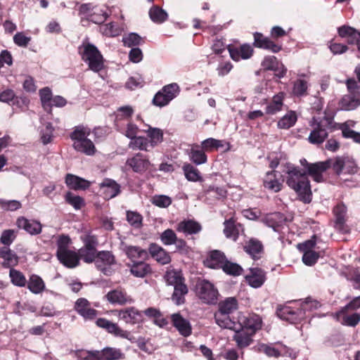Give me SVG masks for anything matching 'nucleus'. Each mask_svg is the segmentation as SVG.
<instances>
[{"mask_svg":"<svg viewBox=\"0 0 360 360\" xmlns=\"http://www.w3.org/2000/svg\"><path fill=\"white\" fill-rule=\"evenodd\" d=\"M101 360H119L124 358L122 350L115 347H106L99 351Z\"/></svg>","mask_w":360,"mask_h":360,"instance_id":"nucleus-40","label":"nucleus"},{"mask_svg":"<svg viewBox=\"0 0 360 360\" xmlns=\"http://www.w3.org/2000/svg\"><path fill=\"white\" fill-rule=\"evenodd\" d=\"M182 169L184 171L185 177L189 181H199L202 180L200 172L193 165L190 163L185 164Z\"/></svg>","mask_w":360,"mask_h":360,"instance_id":"nucleus-50","label":"nucleus"},{"mask_svg":"<svg viewBox=\"0 0 360 360\" xmlns=\"http://www.w3.org/2000/svg\"><path fill=\"white\" fill-rule=\"evenodd\" d=\"M9 276L13 285L18 287H25L26 285V278L21 271L11 269L9 272Z\"/></svg>","mask_w":360,"mask_h":360,"instance_id":"nucleus-57","label":"nucleus"},{"mask_svg":"<svg viewBox=\"0 0 360 360\" xmlns=\"http://www.w3.org/2000/svg\"><path fill=\"white\" fill-rule=\"evenodd\" d=\"M233 330L236 332L233 335V340L236 342L238 347H246L253 342L252 336L255 334H252L250 331L246 330L245 329Z\"/></svg>","mask_w":360,"mask_h":360,"instance_id":"nucleus-33","label":"nucleus"},{"mask_svg":"<svg viewBox=\"0 0 360 360\" xmlns=\"http://www.w3.org/2000/svg\"><path fill=\"white\" fill-rule=\"evenodd\" d=\"M98 327L105 330L108 333L115 337H120L129 340L130 333L122 330L117 323L105 319L99 318L96 321Z\"/></svg>","mask_w":360,"mask_h":360,"instance_id":"nucleus-15","label":"nucleus"},{"mask_svg":"<svg viewBox=\"0 0 360 360\" xmlns=\"http://www.w3.org/2000/svg\"><path fill=\"white\" fill-rule=\"evenodd\" d=\"M119 318L127 323L135 324L141 321L142 316L134 307H129L119 311Z\"/></svg>","mask_w":360,"mask_h":360,"instance_id":"nucleus-31","label":"nucleus"},{"mask_svg":"<svg viewBox=\"0 0 360 360\" xmlns=\"http://www.w3.org/2000/svg\"><path fill=\"white\" fill-rule=\"evenodd\" d=\"M258 351L265 354L269 357L278 358L281 356V352L272 345L262 343L258 345Z\"/></svg>","mask_w":360,"mask_h":360,"instance_id":"nucleus-60","label":"nucleus"},{"mask_svg":"<svg viewBox=\"0 0 360 360\" xmlns=\"http://www.w3.org/2000/svg\"><path fill=\"white\" fill-rule=\"evenodd\" d=\"M73 147L77 151L87 155H93L96 151L94 143L89 139H86L80 142L73 143Z\"/></svg>","mask_w":360,"mask_h":360,"instance_id":"nucleus-44","label":"nucleus"},{"mask_svg":"<svg viewBox=\"0 0 360 360\" xmlns=\"http://www.w3.org/2000/svg\"><path fill=\"white\" fill-rule=\"evenodd\" d=\"M227 259L224 252L219 250H213L207 259V266L212 269H222Z\"/></svg>","mask_w":360,"mask_h":360,"instance_id":"nucleus-37","label":"nucleus"},{"mask_svg":"<svg viewBox=\"0 0 360 360\" xmlns=\"http://www.w3.org/2000/svg\"><path fill=\"white\" fill-rule=\"evenodd\" d=\"M65 184L72 190H86L89 188L90 182L78 176L68 174L65 176Z\"/></svg>","mask_w":360,"mask_h":360,"instance_id":"nucleus-30","label":"nucleus"},{"mask_svg":"<svg viewBox=\"0 0 360 360\" xmlns=\"http://www.w3.org/2000/svg\"><path fill=\"white\" fill-rule=\"evenodd\" d=\"M224 233L226 238H232L236 241L239 237L240 231H243V226L240 223H237L233 217L226 219L224 222Z\"/></svg>","mask_w":360,"mask_h":360,"instance_id":"nucleus-27","label":"nucleus"},{"mask_svg":"<svg viewBox=\"0 0 360 360\" xmlns=\"http://www.w3.org/2000/svg\"><path fill=\"white\" fill-rule=\"evenodd\" d=\"M195 293L204 303L214 304L218 298V290L213 283L206 279H200L195 284Z\"/></svg>","mask_w":360,"mask_h":360,"instance_id":"nucleus-7","label":"nucleus"},{"mask_svg":"<svg viewBox=\"0 0 360 360\" xmlns=\"http://www.w3.org/2000/svg\"><path fill=\"white\" fill-rule=\"evenodd\" d=\"M285 182L298 195L299 200L305 204L310 203L312 199L310 181L307 173L299 167H292L287 171Z\"/></svg>","mask_w":360,"mask_h":360,"instance_id":"nucleus-1","label":"nucleus"},{"mask_svg":"<svg viewBox=\"0 0 360 360\" xmlns=\"http://www.w3.org/2000/svg\"><path fill=\"white\" fill-rule=\"evenodd\" d=\"M231 314H227L221 311L218 309L214 313V320L216 323L223 328H227L230 330H238L240 328V323H237L230 317Z\"/></svg>","mask_w":360,"mask_h":360,"instance_id":"nucleus-25","label":"nucleus"},{"mask_svg":"<svg viewBox=\"0 0 360 360\" xmlns=\"http://www.w3.org/2000/svg\"><path fill=\"white\" fill-rule=\"evenodd\" d=\"M40 100L45 111L51 112L52 92L49 87H44L39 91Z\"/></svg>","mask_w":360,"mask_h":360,"instance_id":"nucleus-52","label":"nucleus"},{"mask_svg":"<svg viewBox=\"0 0 360 360\" xmlns=\"http://www.w3.org/2000/svg\"><path fill=\"white\" fill-rule=\"evenodd\" d=\"M171 321L174 327L184 337H188L192 333V327L190 322L184 319L179 313L171 315Z\"/></svg>","mask_w":360,"mask_h":360,"instance_id":"nucleus-21","label":"nucleus"},{"mask_svg":"<svg viewBox=\"0 0 360 360\" xmlns=\"http://www.w3.org/2000/svg\"><path fill=\"white\" fill-rule=\"evenodd\" d=\"M150 20L156 24H162L167 20L168 13L161 7L153 5L148 11Z\"/></svg>","mask_w":360,"mask_h":360,"instance_id":"nucleus-41","label":"nucleus"},{"mask_svg":"<svg viewBox=\"0 0 360 360\" xmlns=\"http://www.w3.org/2000/svg\"><path fill=\"white\" fill-rule=\"evenodd\" d=\"M206 152L198 143L191 145L188 152L190 160L196 165H202L207 162V156Z\"/></svg>","mask_w":360,"mask_h":360,"instance_id":"nucleus-29","label":"nucleus"},{"mask_svg":"<svg viewBox=\"0 0 360 360\" xmlns=\"http://www.w3.org/2000/svg\"><path fill=\"white\" fill-rule=\"evenodd\" d=\"M243 249L255 261L261 259L264 253L262 242L255 238H251L246 240L243 244Z\"/></svg>","mask_w":360,"mask_h":360,"instance_id":"nucleus-14","label":"nucleus"},{"mask_svg":"<svg viewBox=\"0 0 360 360\" xmlns=\"http://www.w3.org/2000/svg\"><path fill=\"white\" fill-rule=\"evenodd\" d=\"M101 188L104 189V194L107 198H112L120 193V186L114 180L105 179L101 184Z\"/></svg>","mask_w":360,"mask_h":360,"instance_id":"nucleus-35","label":"nucleus"},{"mask_svg":"<svg viewBox=\"0 0 360 360\" xmlns=\"http://www.w3.org/2000/svg\"><path fill=\"white\" fill-rule=\"evenodd\" d=\"M27 283V288L34 294L42 292L46 287L42 278L37 274L31 275Z\"/></svg>","mask_w":360,"mask_h":360,"instance_id":"nucleus-42","label":"nucleus"},{"mask_svg":"<svg viewBox=\"0 0 360 360\" xmlns=\"http://www.w3.org/2000/svg\"><path fill=\"white\" fill-rule=\"evenodd\" d=\"M148 255L162 265L170 263L172 259L169 253L156 243H151L148 248Z\"/></svg>","mask_w":360,"mask_h":360,"instance_id":"nucleus-19","label":"nucleus"},{"mask_svg":"<svg viewBox=\"0 0 360 360\" xmlns=\"http://www.w3.org/2000/svg\"><path fill=\"white\" fill-rule=\"evenodd\" d=\"M188 290L184 282L179 283L174 287V292L172 294V300L178 305L184 303V296L188 293Z\"/></svg>","mask_w":360,"mask_h":360,"instance_id":"nucleus-46","label":"nucleus"},{"mask_svg":"<svg viewBox=\"0 0 360 360\" xmlns=\"http://www.w3.org/2000/svg\"><path fill=\"white\" fill-rule=\"evenodd\" d=\"M349 94L345 96L340 104L345 110H354L360 105V86L354 78H349L345 82Z\"/></svg>","mask_w":360,"mask_h":360,"instance_id":"nucleus-6","label":"nucleus"},{"mask_svg":"<svg viewBox=\"0 0 360 360\" xmlns=\"http://www.w3.org/2000/svg\"><path fill=\"white\" fill-rule=\"evenodd\" d=\"M360 308V295L353 298L347 305L342 307L336 312L335 316L342 315V313H347L349 311H356Z\"/></svg>","mask_w":360,"mask_h":360,"instance_id":"nucleus-64","label":"nucleus"},{"mask_svg":"<svg viewBox=\"0 0 360 360\" xmlns=\"http://www.w3.org/2000/svg\"><path fill=\"white\" fill-rule=\"evenodd\" d=\"M90 134L89 130H87L84 127L78 126L75 128L73 131L70 134V137L74 141L80 142L87 139V136Z\"/></svg>","mask_w":360,"mask_h":360,"instance_id":"nucleus-59","label":"nucleus"},{"mask_svg":"<svg viewBox=\"0 0 360 360\" xmlns=\"http://www.w3.org/2000/svg\"><path fill=\"white\" fill-rule=\"evenodd\" d=\"M147 134L148 139V145L154 148L163 141V131L159 128L148 127L147 130L144 131Z\"/></svg>","mask_w":360,"mask_h":360,"instance_id":"nucleus-38","label":"nucleus"},{"mask_svg":"<svg viewBox=\"0 0 360 360\" xmlns=\"http://www.w3.org/2000/svg\"><path fill=\"white\" fill-rule=\"evenodd\" d=\"M131 274L135 277L143 278L152 273V269L150 264L143 261L133 262L130 265Z\"/></svg>","mask_w":360,"mask_h":360,"instance_id":"nucleus-36","label":"nucleus"},{"mask_svg":"<svg viewBox=\"0 0 360 360\" xmlns=\"http://www.w3.org/2000/svg\"><path fill=\"white\" fill-rule=\"evenodd\" d=\"M263 185L266 188L274 192H278L283 188V184L277 179L276 172L274 170L266 172Z\"/></svg>","mask_w":360,"mask_h":360,"instance_id":"nucleus-34","label":"nucleus"},{"mask_svg":"<svg viewBox=\"0 0 360 360\" xmlns=\"http://www.w3.org/2000/svg\"><path fill=\"white\" fill-rule=\"evenodd\" d=\"M125 252L127 257L131 259H141L146 260L148 258V251L139 246H127L126 247Z\"/></svg>","mask_w":360,"mask_h":360,"instance_id":"nucleus-45","label":"nucleus"},{"mask_svg":"<svg viewBox=\"0 0 360 360\" xmlns=\"http://www.w3.org/2000/svg\"><path fill=\"white\" fill-rule=\"evenodd\" d=\"M286 221L284 214L275 212L266 214L262 219L261 221L266 226L272 228L275 231H278Z\"/></svg>","mask_w":360,"mask_h":360,"instance_id":"nucleus-20","label":"nucleus"},{"mask_svg":"<svg viewBox=\"0 0 360 360\" xmlns=\"http://www.w3.org/2000/svg\"><path fill=\"white\" fill-rule=\"evenodd\" d=\"M123 43L125 46L132 47L144 43V40L136 33H130L123 38Z\"/></svg>","mask_w":360,"mask_h":360,"instance_id":"nucleus-62","label":"nucleus"},{"mask_svg":"<svg viewBox=\"0 0 360 360\" xmlns=\"http://www.w3.org/2000/svg\"><path fill=\"white\" fill-rule=\"evenodd\" d=\"M65 199L67 203L72 205L75 210H80L85 206L84 198L79 195H75L70 191L65 194Z\"/></svg>","mask_w":360,"mask_h":360,"instance_id":"nucleus-55","label":"nucleus"},{"mask_svg":"<svg viewBox=\"0 0 360 360\" xmlns=\"http://www.w3.org/2000/svg\"><path fill=\"white\" fill-rule=\"evenodd\" d=\"M287 34L286 32L279 26H274L271 30V37L264 36L262 33L253 34V46L258 49H265L274 53H277L283 49V44L278 39Z\"/></svg>","mask_w":360,"mask_h":360,"instance_id":"nucleus-3","label":"nucleus"},{"mask_svg":"<svg viewBox=\"0 0 360 360\" xmlns=\"http://www.w3.org/2000/svg\"><path fill=\"white\" fill-rule=\"evenodd\" d=\"M300 163L307 170V175H309L314 181L319 183L324 181L323 173L331 167L330 159L315 163H309L305 159H303L300 160Z\"/></svg>","mask_w":360,"mask_h":360,"instance_id":"nucleus-9","label":"nucleus"},{"mask_svg":"<svg viewBox=\"0 0 360 360\" xmlns=\"http://www.w3.org/2000/svg\"><path fill=\"white\" fill-rule=\"evenodd\" d=\"M82 59L88 64L89 68L99 72L104 68V58L98 48L90 43L83 45V51H79Z\"/></svg>","mask_w":360,"mask_h":360,"instance_id":"nucleus-5","label":"nucleus"},{"mask_svg":"<svg viewBox=\"0 0 360 360\" xmlns=\"http://www.w3.org/2000/svg\"><path fill=\"white\" fill-rule=\"evenodd\" d=\"M98 252L97 249H87V248L82 247L77 252L79 260L82 259L85 263L91 264L95 262Z\"/></svg>","mask_w":360,"mask_h":360,"instance_id":"nucleus-48","label":"nucleus"},{"mask_svg":"<svg viewBox=\"0 0 360 360\" xmlns=\"http://www.w3.org/2000/svg\"><path fill=\"white\" fill-rule=\"evenodd\" d=\"M176 231L183 233L186 236L194 235L200 233L202 230L201 224L194 219H184L179 222L175 226Z\"/></svg>","mask_w":360,"mask_h":360,"instance_id":"nucleus-22","label":"nucleus"},{"mask_svg":"<svg viewBox=\"0 0 360 360\" xmlns=\"http://www.w3.org/2000/svg\"><path fill=\"white\" fill-rule=\"evenodd\" d=\"M74 309L85 320H93L98 315V311L91 307V303L86 298H79Z\"/></svg>","mask_w":360,"mask_h":360,"instance_id":"nucleus-16","label":"nucleus"},{"mask_svg":"<svg viewBox=\"0 0 360 360\" xmlns=\"http://www.w3.org/2000/svg\"><path fill=\"white\" fill-rule=\"evenodd\" d=\"M336 317L342 325L347 326H356L360 321V314L359 313H353L352 314L342 313V315L336 316Z\"/></svg>","mask_w":360,"mask_h":360,"instance_id":"nucleus-51","label":"nucleus"},{"mask_svg":"<svg viewBox=\"0 0 360 360\" xmlns=\"http://www.w3.org/2000/svg\"><path fill=\"white\" fill-rule=\"evenodd\" d=\"M16 225L19 229H24L31 235H38L41 232L42 225L36 220H30L24 217L17 219Z\"/></svg>","mask_w":360,"mask_h":360,"instance_id":"nucleus-23","label":"nucleus"},{"mask_svg":"<svg viewBox=\"0 0 360 360\" xmlns=\"http://www.w3.org/2000/svg\"><path fill=\"white\" fill-rule=\"evenodd\" d=\"M105 297L110 303L113 304H117L120 305H124L133 302V299L131 296L129 295L127 291L121 287H118L116 289L109 291L105 295Z\"/></svg>","mask_w":360,"mask_h":360,"instance_id":"nucleus-18","label":"nucleus"},{"mask_svg":"<svg viewBox=\"0 0 360 360\" xmlns=\"http://www.w3.org/2000/svg\"><path fill=\"white\" fill-rule=\"evenodd\" d=\"M226 274L233 276H238L242 274L243 269V268L238 264L231 262L228 259L224 264L223 267L221 269Z\"/></svg>","mask_w":360,"mask_h":360,"instance_id":"nucleus-56","label":"nucleus"},{"mask_svg":"<svg viewBox=\"0 0 360 360\" xmlns=\"http://www.w3.org/2000/svg\"><path fill=\"white\" fill-rule=\"evenodd\" d=\"M266 280L265 271L261 268L250 269V274L245 276L246 282L252 288L261 287Z\"/></svg>","mask_w":360,"mask_h":360,"instance_id":"nucleus-26","label":"nucleus"},{"mask_svg":"<svg viewBox=\"0 0 360 360\" xmlns=\"http://www.w3.org/2000/svg\"><path fill=\"white\" fill-rule=\"evenodd\" d=\"M333 129L334 131L341 130L342 136L343 138L351 139L354 142L360 144V133L350 129L349 125L347 122L343 123H337L334 121Z\"/></svg>","mask_w":360,"mask_h":360,"instance_id":"nucleus-32","label":"nucleus"},{"mask_svg":"<svg viewBox=\"0 0 360 360\" xmlns=\"http://www.w3.org/2000/svg\"><path fill=\"white\" fill-rule=\"evenodd\" d=\"M310 125L312 130L309 134L308 141L311 144L320 145L328 138L329 132L334 131V118L333 116L327 115L323 117H314Z\"/></svg>","mask_w":360,"mask_h":360,"instance_id":"nucleus-2","label":"nucleus"},{"mask_svg":"<svg viewBox=\"0 0 360 360\" xmlns=\"http://www.w3.org/2000/svg\"><path fill=\"white\" fill-rule=\"evenodd\" d=\"M261 65L264 70L277 71L279 66V61L274 56H266L262 61Z\"/></svg>","mask_w":360,"mask_h":360,"instance_id":"nucleus-58","label":"nucleus"},{"mask_svg":"<svg viewBox=\"0 0 360 360\" xmlns=\"http://www.w3.org/2000/svg\"><path fill=\"white\" fill-rule=\"evenodd\" d=\"M308 82L302 79H297L293 83L292 94L296 97H304L308 95Z\"/></svg>","mask_w":360,"mask_h":360,"instance_id":"nucleus-49","label":"nucleus"},{"mask_svg":"<svg viewBox=\"0 0 360 360\" xmlns=\"http://www.w3.org/2000/svg\"><path fill=\"white\" fill-rule=\"evenodd\" d=\"M238 308V300L234 297H226L218 304V309L227 314H232Z\"/></svg>","mask_w":360,"mask_h":360,"instance_id":"nucleus-43","label":"nucleus"},{"mask_svg":"<svg viewBox=\"0 0 360 360\" xmlns=\"http://www.w3.org/2000/svg\"><path fill=\"white\" fill-rule=\"evenodd\" d=\"M231 58L235 61L240 59L247 60L252 57L254 53L253 48L248 44H244L239 47H229Z\"/></svg>","mask_w":360,"mask_h":360,"instance_id":"nucleus-24","label":"nucleus"},{"mask_svg":"<svg viewBox=\"0 0 360 360\" xmlns=\"http://www.w3.org/2000/svg\"><path fill=\"white\" fill-rule=\"evenodd\" d=\"M179 91V86L176 83L165 85L155 94L152 103L155 106L164 107L176 98Z\"/></svg>","mask_w":360,"mask_h":360,"instance_id":"nucleus-8","label":"nucleus"},{"mask_svg":"<svg viewBox=\"0 0 360 360\" xmlns=\"http://www.w3.org/2000/svg\"><path fill=\"white\" fill-rule=\"evenodd\" d=\"M0 257L4 259L8 266H13L18 264L17 255L8 247L0 248Z\"/></svg>","mask_w":360,"mask_h":360,"instance_id":"nucleus-54","label":"nucleus"},{"mask_svg":"<svg viewBox=\"0 0 360 360\" xmlns=\"http://www.w3.org/2000/svg\"><path fill=\"white\" fill-rule=\"evenodd\" d=\"M160 240L165 245H174L176 242V234L171 229L165 230L160 236Z\"/></svg>","mask_w":360,"mask_h":360,"instance_id":"nucleus-61","label":"nucleus"},{"mask_svg":"<svg viewBox=\"0 0 360 360\" xmlns=\"http://www.w3.org/2000/svg\"><path fill=\"white\" fill-rule=\"evenodd\" d=\"M148 146V139L142 136H136L135 138L131 139L129 143V148L132 150L139 149L141 150L149 151Z\"/></svg>","mask_w":360,"mask_h":360,"instance_id":"nucleus-53","label":"nucleus"},{"mask_svg":"<svg viewBox=\"0 0 360 360\" xmlns=\"http://www.w3.org/2000/svg\"><path fill=\"white\" fill-rule=\"evenodd\" d=\"M165 279L169 285H174V287L185 281L184 278L181 274L175 271L167 272Z\"/></svg>","mask_w":360,"mask_h":360,"instance_id":"nucleus-63","label":"nucleus"},{"mask_svg":"<svg viewBox=\"0 0 360 360\" xmlns=\"http://www.w3.org/2000/svg\"><path fill=\"white\" fill-rule=\"evenodd\" d=\"M94 263L98 270L104 275L110 276L112 273L111 266L116 263V259L112 252L101 250L98 252Z\"/></svg>","mask_w":360,"mask_h":360,"instance_id":"nucleus-10","label":"nucleus"},{"mask_svg":"<svg viewBox=\"0 0 360 360\" xmlns=\"http://www.w3.org/2000/svg\"><path fill=\"white\" fill-rule=\"evenodd\" d=\"M347 211V207L343 202L338 203L333 210V213L335 218V228L343 234L350 232V229L346 224Z\"/></svg>","mask_w":360,"mask_h":360,"instance_id":"nucleus-12","label":"nucleus"},{"mask_svg":"<svg viewBox=\"0 0 360 360\" xmlns=\"http://www.w3.org/2000/svg\"><path fill=\"white\" fill-rule=\"evenodd\" d=\"M297 120V117L295 111H288L278 122V127L280 129H288L293 127Z\"/></svg>","mask_w":360,"mask_h":360,"instance_id":"nucleus-47","label":"nucleus"},{"mask_svg":"<svg viewBox=\"0 0 360 360\" xmlns=\"http://www.w3.org/2000/svg\"><path fill=\"white\" fill-rule=\"evenodd\" d=\"M126 165L130 167L133 172L139 174H143L150 166V162L147 156L141 153H136L133 157L127 160Z\"/></svg>","mask_w":360,"mask_h":360,"instance_id":"nucleus-13","label":"nucleus"},{"mask_svg":"<svg viewBox=\"0 0 360 360\" xmlns=\"http://www.w3.org/2000/svg\"><path fill=\"white\" fill-rule=\"evenodd\" d=\"M277 315L283 320H285L290 323H295L300 321L304 316V311L302 309H293L290 307L285 306L278 309Z\"/></svg>","mask_w":360,"mask_h":360,"instance_id":"nucleus-17","label":"nucleus"},{"mask_svg":"<svg viewBox=\"0 0 360 360\" xmlns=\"http://www.w3.org/2000/svg\"><path fill=\"white\" fill-rule=\"evenodd\" d=\"M205 152H212L214 150H218L220 148H224L225 146L226 148L224 152H227L231 149V144L229 142H226L224 140H218L214 138H208L202 141L200 145Z\"/></svg>","mask_w":360,"mask_h":360,"instance_id":"nucleus-28","label":"nucleus"},{"mask_svg":"<svg viewBox=\"0 0 360 360\" xmlns=\"http://www.w3.org/2000/svg\"><path fill=\"white\" fill-rule=\"evenodd\" d=\"M237 323L240 325V328L238 330L245 329L252 334H255L257 330L261 329L262 320L260 316L252 313L247 315H240L238 318Z\"/></svg>","mask_w":360,"mask_h":360,"instance_id":"nucleus-11","label":"nucleus"},{"mask_svg":"<svg viewBox=\"0 0 360 360\" xmlns=\"http://www.w3.org/2000/svg\"><path fill=\"white\" fill-rule=\"evenodd\" d=\"M72 241L69 236L60 235L56 240V257L64 266L73 269L79 264L78 252L69 249Z\"/></svg>","mask_w":360,"mask_h":360,"instance_id":"nucleus-4","label":"nucleus"},{"mask_svg":"<svg viewBox=\"0 0 360 360\" xmlns=\"http://www.w3.org/2000/svg\"><path fill=\"white\" fill-rule=\"evenodd\" d=\"M285 94L279 92L273 96L271 101L266 107V113L274 115L282 110Z\"/></svg>","mask_w":360,"mask_h":360,"instance_id":"nucleus-39","label":"nucleus"}]
</instances>
